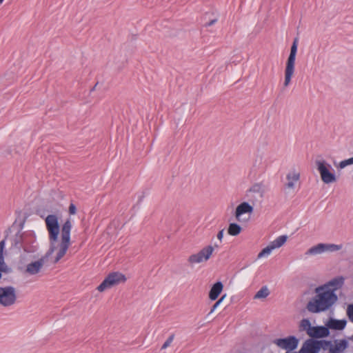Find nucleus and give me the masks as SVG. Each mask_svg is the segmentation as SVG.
<instances>
[{"instance_id":"obj_15","label":"nucleus","mask_w":353,"mask_h":353,"mask_svg":"<svg viewBox=\"0 0 353 353\" xmlns=\"http://www.w3.org/2000/svg\"><path fill=\"white\" fill-rule=\"evenodd\" d=\"M286 179L288 181L286 187L289 189H294L296 183L300 179V173L295 170L290 171L286 175Z\"/></svg>"},{"instance_id":"obj_7","label":"nucleus","mask_w":353,"mask_h":353,"mask_svg":"<svg viewBox=\"0 0 353 353\" xmlns=\"http://www.w3.org/2000/svg\"><path fill=\"white\" fill-rule=\"evenodd\" d=\"M219 245H208L203 248L199 252L192 254L188 258V262L191 264L201 263L210 259L215 248H218Z\"/></svg>"},{"instance_id":"obj_24","label":"nucleus","mask_w":353,"mask_h":353,"mask_svg":"<svg viewBox=\"0 0 353 353\" xmlns=\"http://www.w3.org/2000/svg\"><path fill=\"white\" fill-rule=\"evenodd\" d=\"M342 248V245H336V244H327L325 243V252H334L340 250Z\"/></svg>"},{"instance_id":"obj_22","label":"nucleus","mask_w":353,"mask_h":353,"mask_svg":"<svg viewBox=\"0 0 353 353\" xmlns=\"http://www.w3.org/2000/svg\"><path fill=\"white\" fill-rule=\"evenodd\" d=\"M270 294V291L267 286L262 287L254 295V299H265Z\"/></svg>"},{"instance_id":"obj_31","label":"nucleus","mask_w":353,"mask_h":353,"mask_svg":"<svg viewBox=\"0 0 353 353\" xmlns=\"http://www.w3.org/2000/svg\"><path fill=\"white\" fill-rule=\"evenodd\" d=\"M69 212L70 214H75L77 212V208L74 204L70 203L69 206Z\"/></svg>"},{"instance_id":"obj_21","label":"nucleus","mask_w":353,"mask_h":353,"mask_svg":"<svg viewBox=\"0 0 353 353\" xmlns=\"http://www.w3.org/2000/svg\"><path fill=\"white\" fill-rule=\"evenodd\" d=\"M241 232V226L237 223H230L228 228V233L231 236H236Z\"/></svg>"},{"instance_id":"obj_16","label":"nucleus","mask_w":353,"mask_h":353,"mask_svg":"<svg viewBox=\"0 0 353 353\" xmlns=\"http://www.w3.org/2000/svg\"><path fill=\"white\" fill-rule=\"evenodd\" d=\"M223 288V285L221 281L216 282L211 288L209 292V298L212 301L216 300Z\"/></svg>"},{"instance_id":"obj_32","label":"nucleus","mask_w":353,"mask_h":353,"mask_svg":"<svg viewBox=\"0 0 353 353\" xmlns=\"http://www.w3.org/2000/svg\"><path fill=\"white\" fill-rule=\"evenodd\" d=\"M223 233H224V230L222 229L221 230L218 234H217V239L221 242L222 241V239L223 238Z\"/></svg>"},{"instance_id":"obj_14","label":"nucleus","mask_w":353,"mask_h":353,"mask_svg":"<svg viewBox=\"0 0 353 353\" xmlns=\"http://www.w3.org/2000/svg\"><path fill=\"white\" fill-rule=\"evenodd\" d=\"M329 334L328 328L323 326L312 327L308 332V335L313 338H323Z\"/></svg>"},{"instance_id":"obj_25","label":"nucleus","mask_w":353,"mask_h":353,"mask_svg":"<svg viewBox=\"0 0 353 353\" xmlns=\"http://www.w3.org/2000/svg\"><path fill=\"white\" fill-rule=\"evenodd\" d=\"M343 283V279L342 277L334 279L330 282V284L331 285L334 286L335 288L341 287Z\"/></svg>"},{"instance_id":"obj_3","label":"nucleus","mask_w":353,"mask_h":353,"mask_svg":"<svg viewBox=\"0 0 353 353\" xmlns=\"http://www.w3.org/2000/svg\"><path fill=\"white\" fill-rule=\"evenodd\" d=\"M71 229V221L70 220H67L63 223L61 228V241L58 245V252L54 259L55 263H57L63 257L70 246Z\"/></svg>"},{"instance_id":"obj_12","label":"nucleus","mask_w":353,"mask_h":353,"mask_svg":"<svg viewBox=\"0 0 353 353\" xmlns=\"http://www.w3.org/2000/svg\"><path fill=\"white\" fill-rule=\"evenodd\" d=\"M274 343L281 349L292 351L297 347L299 340L294 336H290L286 338L275 339Z\"/></svg>"},{"instance_id":"obj_6","label":"nucleus","mask_w":353,"mask_h":353,"mask_svg":"<svg viewBox=\"0 0 353 353\" xmlns=\"http://www.w3.org/2000/svg\"><path fill=\"white\" fill-rule=\"evenodd\" d=\"M126 278L124 274L119 272H113L110 273L97 287L99 292H103L107 289H110L121 283H124Z\"/></svg>"},{"instance_id":"obj_26","label":"nucleus","mask_w":353,"mask_h":353,"mask_svg":"<svg viewBox=\"0 0 353 353\" xmlns=\"http://www.w3.org/2000/svg\"><path fill=\"white\" fill-rule=\"evenodd\" d=\"M352 164H353V157L350 159L341 161L339 163V167H340V168L342 169V168H344L345 167H346L349 165H352Z\"/></svg>"},{"instance_id":"obj_4","label":"nucleus","mask_w":353,"mask_h":353,"mask_svg":"<svg viewBox=\"0 0 353 353\" xmlns=\"http://www.w3.org/2000/svg\"><path fill=\"white\" fill-rule=\"evenodd\" d=\"M18 294L15 287L5 285L0 287V305L10 307L17 303Z\"/></svg>"},{"instance_id":"obj_28","label":"nucleus","mask_w":353,"mask_h":353,"mask_svg":"<svg viewBox=\"0 0 353 353\" xmlns=\"http://www.w3.org/2000/svg\"><path fill=\"white\" fill-rule=\"evenodd\" d=\"M261 191V185L259 183L253 185L249 190L250 192L259 193Z\"/></svg>"},{"instance_id":"obj_34","label":"nucleus","mask_w":353,"mask_h":353,"mask_svg":"<svg viewBox=\"0 0 353 353\" xmlns=\"http://www.w3.org/2000/svg\"><path fill=\"white\" fill-rule=\"evenodd\" d=\"M4 0H0V5L3 3Z\"/></svg>"},{"instance_id":"obj_17","label":"nucleus","mask_w":353,"mask_h":353,"mask_svg":"<svg viewBox=\"0 0 353 353\" xmlns=\"http://www.w3.org/2000/svg\"><path fill=\"white\" fill-rule=\"evenodd\" d=\"M347 321L345 319L337 320L330 319L327 325L329 328L336 330H343L346 325Z\"/></svg>"},{"instance_id":"obj_19","label":"nucleus","mask_w":353,"mask_h":353,"mask_svg":"<svg viewBox=\"0 0 353 353\" xmlns=\"http://www.w3.org/2000/svg\"><path fill=\"white\" fill-rule=\"evenodd\" d=\"M24 239V232H18L12 239V246L19 249L23 248Z\"/></svg>"},{"instance_id":"obj_9","label":"nucleus","mask_w":353,"mask_h":353,"mask_svg":"<svg viewBox=\"0 0 353 353\" xmlns=\"http://www.w3.org/2000/svg\"><path fill=\"white\" fill-rule=\"evenodd\" d=\"M330 341L307 340L300 350V353H319L321 348L330 345Z\"/></svg>"},{"instance_id":"obj_5","label":"nucleus","mask_w":353,"mask_h":353,"mask_svg":"<svg viewBox=\"0 0 353 353\" xmlns=\"http://www.w3.org/2000/svg\"><path fill=\"white\" fill-rule=\"evenodd\" d=\"M298 39H295L291 46L290 53L288 57L285 69L284 86L288 87L294 72L296 55L297 52Z\"/></svg>"},{"instance_id":"obj_23","label":"nucleus","mask_w":353,"mask_h":353,"mask_svg":"<svg viewBox=\"0 0 353 353\" xmlns=\"http://www.w3.org/2000/svg\"><path fill=\"white\" fill-rule=\"evenodd\" d=\"M300 326L302 330L307 331V334L308 332L310 331V329L312 328L310 321L307 319H303V320H301Z\"/></svg>"},{"instance_id":"obj_11","label":"nucleus","mask_w":353,"mask_h":353,"mask_svg":"<svg viewBox=\"0 0 353 353\" xmlns=\"http://www.w3.org/2000/svg\"><path fill=\"white\" fill-rule=\"evenodd\" d=\"M24 238L23 251L28 254L36 252L38 250L39 245L37 242L35 233L33 231L25 232Z\"/></svg>"},{"instance_id":"obj_13","label":"nucleus","mask_w":353,"mask_h":353,"mask_svg":"<svg viewBox=\"0 0 353 353\" xmlns=\"http://www.w3.org/2000/svg\"><path fill=\"white\" fill-rule=\"evenodd\" d=\"M253 212V207L248 202H243L239 204L235 212V216L237 221H241V216L246 213L251 214Z\"/></svg>"},{"instance_id":"obj_29","label":"nucleus","mask_w":353,"mask_h":353,"mask_svg":"<svg viewBox=\"0 0 353 353\" xmlns=\"http://www.w3.org/2000/svg\"><path fill=\"white\" fill-rule=\"evenodd\" d=\"M347 314L350 321L353 323V304H350L347 306Z\"/></svg>"},{"instance_id":"obj_33","label":"nucleus","mask_w":353,"mask_h":353,"mask_svg":"<svg viewBox=\"0 0 353 353\" xmlns=\"http://www.w3.org/2000/svg\"><path fill=\"white\" fill-rule=\"evenodd\" d=\"M216 21V19H213L210 21L209 23H207V26H212L214 23H215Z\"/></svg>"},{"instance_id":"obj_27","label":"nucleus","mask_w":353,"mask_h":353,"mask_svg":"<svg viewBox=\"0 0 353 353\" xmlns=\"http://www.w3.org/2000/svg\"><path fill=\"white\" fill-rule=\"evenodd\" d=\"M174 339V334H171L168 338V339L165 341V343L163 344L162 347H161V349L163 350V349H166L167 347H168L170 344L172 343L173 340Z\"/></svg>"},{"instance_id":"obj_10","label":"nucleus","mask_w":353,"mask_h":353,"mask_svg":"<svg viewBox=\"0 0 353 353\" xmlns=\"http://www.w3.org/2000/svg\"><path fill=\"white\" fill-rule=\"evenodd\" d=\"M288 239L287 235H281L276 238L274 241L270 243V244L264 248L259 254L257 256L258 259H261L263 257L268 256L272 252L277 248H281L283 246L285 243L286 242Z\"/></svg>"},{"instance_id":"obj_1","label":"nucleus","mask_w":353,"mask_h":353,"mask_svg":"<svg viewBox=\"0 0 353 353\" xmlns=\"http://www.w3.org/2000/svg\"><path fill=\"white\" fill-rule=\"evenodd\" d=\"M46 224L49 233L50 246L46 254L37 261L29 263L26 268L25 272L29 275L38 274L43 269L47 259L57 250V243L59 234L58 219L55 215L50 214L46 219Z\"/></svg>"},{"instance_id":"obj_2","label":"nucleus","mask_w":353,"mask_h":353,"mask_svg":"<svg viewBox=\"0 0 353 353\" xmlns=\"http://www.w3.org/2000/svg\"><path fill=\"white\" fill-rule=\"evenodd\" d=\"M316 295L307 305V309L312 313H319L328 310L338 299L334 290L326 287L316 289Z\"/></svg>"},{"instance_id":"obj_20","label":"nucleus","mask_w":353,"mask_h":353,"mask_svg":"<svg viewBox=\"0 0 353 353\" xmlns=\"http://www.w3.org/2000/svg\"><path fill=\"white\" fill-rule=\"evenodd\" d=\"M347 346V343L345 340H341L336 342L334 347H330V353H341Z\"/></svg>"},{"instance_id":"obj_30","label":"nucleus","mask_w":353,"mask_h":353,"mask_svg":"<svg viewBox=\"0 0 353 353\" xmlns=\"http://www.w3.org/2000/svg\"><path fill=\"white\" fill-rule=\"evenodd\" d=\"M226 296V294H224L223 296H222L214 304V305L212 306V309H211V311H210V313L213 312L218 307L219 305L221 304V303L223 301V299L225 298Z\"/></svg>"},{"instance_id":"obj_18","label":"nucleus","mask_w":353,"mask_h":353,"mask_svg":"<svg viewBox=\"0 0 353 353\" xmlns=\"http://www.w3.org/2000/svg\"><path fill=\"white\" fill-rule=\"evenodd\" d=\"M325 243H319L314 246L311 247L305 252L306 255H317L325 252Z\"/></svg>"},{"instance_id":"obj_8","label":"nucleus","mask_w":353,"mask_h":353,"mask_svg":"<svg viewBox=\"0 0 353 353\" xmlns=\"http://www.w3.org/2000/svg\"><path fill=\"white\" fill-rule=\"evenodd\" d=\"M316 165L320 173L321 179L325 183H331L336 181V178L335 174L330 171V169H332L330 163L323 159L316 160Z\"/></svg>"}]
</instances>
